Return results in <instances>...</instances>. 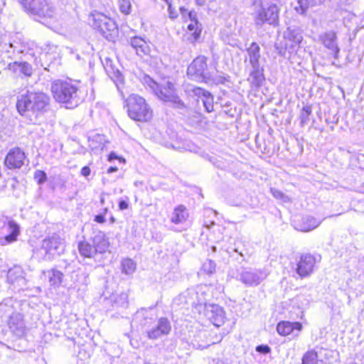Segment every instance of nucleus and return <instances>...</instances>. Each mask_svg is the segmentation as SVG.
<instances>
[{
    "label": "nucleus",
    "instance_id": "24",
    "mask_svg": "<svg viewBox=\"0 0 364 364\" xmlns=\"http://www.w3.org/2000/svg\"><path fill=\"white\" fill-rule=\"evenodd\" d=\"M109 241L105 235L102 232H97L92 238V246L97 253L102 254L105 252L109 247Z\"/></svg>",
    "mask_w": 364,
    "mask_h": 364
},
{
    "label": "nucleus",
    "instance_id": "19",
    "mask_svg": "<svg viewBox=\"0 0 364 364\" xmlns=\"http://www.w3.org/2000/svg\"><path fill=\"white\" fill-rule=\"evenodd\" d=\"M130 46L135 50L139 56L148 55L150 53V47L147 42L139 36H134L130 38Z\"/></svg>",
    "mask_w": 364,
    "mask_h": 364
},
{
    "label": "nucleus",
    "instance_id": "32",
    "mask_svg": "<svg viewBox=\"0 0 364 364\" xmlns=\"http://www.w3.org/2000/svg\"><path fill=\"white\" fill-rule=\"evenodd\" d=\"M277 331L282 336H287L292 333L293 328L289 321H282L277 324Z\"/></svg>",
    "mask_w": 364,
    "mask_h": 364
},
{
    "label": "nucleus",
    "instance_id": "61",
    "mask_svg": "<svg viewBox=\"0 0 364 364\" xmlns=\"http://www.w3.org/2000/svg\"><path fill=\"white\" fill-rule=\"evenodd\" d=\"M1 41H2V35H1V33H0V43H1Z\"/></svg>",
    "mask_w": 364,
    "mask_h": 364
},
{
    "label": "nucleus",
    "instance_id": "38",
    "mask_svg": "<svg viewBox=\"0 0 364 364\" xmlns=\"http://www.w3.org/2000/svg\"><path fill=\"white\" fill-rule=\"evenodd\" d=\"M33 177L38 184L44 183L47 180L46 173L41 170H36L34 173Z\"/></svg>",
    "mask_w": 364,
    "mask_h": 364
},
{
    "label": "nucleus",
    "instance_id": "42",
    "mask_svg": "<svg viewBox=\"0 0 364 364\" xmlns=\"http://www.w3.org/2000/svg\"><path fill=\"white\" fill-rule=\"evenodd\" d=\"M172 4H173V2L168 4V11L169 18L173 19L178 16V13L176 11V10L174 8H173Z\"/></svg>",
    "mask_w": 364,
    "mask_h": 364
},
{
    "label": "nucleus",
    "instance_id": "8",
    "mask_svg": "<svg viewBox=\"0 0 364 364\" xmlns=\"http://www.w3.org/2000/svg\"><path fill=\"white\" fill-rule=\"evenodd\" d=\"M92 26L109 41H113L118 34V28L115 21L111 18L97 13L92 15Z\"/></svg>",
    "mask_w": 364,
    "mask_h": 364
},
{
    "label": "nucleus",
    "instance_id": "21",
    "mask_svg": "<svg viewBox=\"0 0 364 364\" xmlns=\"http://www.w3.org/2000/svg\"><path fill=\"white\" fill-rule=\"evenodd\" d=\"M321 223V220L311 215H306L301 218L297 229L302 232H309L318 228Z\"/></svg>",
    "mask_w": 364,
    "mask_h": 364
},
{
    "label": "nucleus",
    "instance_id": "53",
    "mask_svg": "<svg viewBox=\"0 0 364 364\" xmlns=\"http://www.w3.org/2000/svg\"><path fill=\"white\" fill-rule=\"evenodd\" d=\"M193 304H196V305H203V304H205V302L204 300L200 299H198V302H195L193 301Z\"/></svg>",
    "mask_w": 364,
    "mask_h": 364
},
{
    "label": "nucleus",
    "instance_id": "60",
    "mask_svg": "<svg viewBox=\"0 0 364 364\" xmlns=\"http://www.w3.org/2000/svg\"><path fill=\"white\" fill-rule=\"evenodd\" d=\"M212 250H213V252H216V247L213 246L212 247Z\"/></svg>",
    "mask_w": 364,
    "mask_h": 364
},
{
    "label": "nucleus",
    "instance_id": "37",
    "mask_svg": "<svg viewBox=\"0 0 364 364\" xmlns=\"http://www.w3.org/2000/svg\"><path fill=\"white\" fill-rule=\"evenodd\" d=\"M203 270L208 274L215 271V263L210 259L206 260L203 264Z\"/></svg>",
    "mask_w": 364,
    "mask_h": 364
},
{
    "label": "nucleus",
    "instance_id": "41",
    "mask_svg": "<svg viewBox=\"0 0 364 364\" xmlns=\"http://www.w3.org/2000/svg\"><path fill=\"white\" fill-rule=\"evenodd\" d=\"M256 351L263 354L270 353L271 348L267 345H259L256 347Z\"/></svg>",
    "mask_w": 364,
    "mask_h": 364
},
{
    "label": "nucleus",
    "instance_id": "40",
    "mask_svg": "<svg viewBox=\"0 0 364 364\" xmlns=\"http://www.w3.org/2000/svg\"><path fill=\"white\" fill-rule=\"evenodd\" d=\"M180 11H181V14L184 17L186 16V14L187 13V14L188 16V18L191 20V21H197L196 13L195 11H191L189 12H187V10L185 8H183V7H180Z\"/></svg>",
    "mask_w": 364,
    "mask_h": 364
},
{
    "label": "nucleus",
    "instance_id": "43",
    "mask_svg": "<svg viewBox=\"0 0 364 364\" xmlns=\"http://www.w3.org/2000/svg\"><path fill=\"white\" fill-rule=\"evenodd\" d=\"M270 191L275 198L280 199L281 198L283 197L284 193L277 189L271 188Z\"/></svg>",
    "mask_w": 364,
    "mask_h": 364
},
{
    "label": "nucleus",
    "instance_id": "59",
    "mask_svg": "<svg viewBox=\"0 0 364 364\" xmlns=\"http://www.w3.org/2000/svg\"><path fill=\"white\" fill-rule=\"evenodd\" d=\"M9 46L10 48H16V46L12 43H9Z\"/></svg>",
    "mask_w": 364,
    "mask_h": 364
},
{
    "label": "nucleus",
    "instance_id": "52",
    "mask_svg": "<svg viewBox=\"0 0 364 364\" xmlns=\"http://www.w3.org/2000/svg\"><path fill=\"white\" fill-rule=\"evenodd\" d=\"M283 202L287 203L290 202V198L284 194H283V197L280 198Z\"/></svg>",
    "mask_w": 364,
    "mask_h": 364
},
{
    "label": "nucleus",
    "instance_id": "31",
    "mask_svg": "<svg viewBox=\"0 0 364 364\" xmlns=\"http://www.w3.org/2000/svg\"><path fill=\"white\" fill-rule=\"evenodd\" d=\"M311 106L306 105L303 107L299 114L300 126L304 127V125L309 121V116L311 114Z\"/></svg>",
    "mask_w": 364,
    "mask_h": 364
},
{
    "label": "nucleus",
    "instance_id": "18",
    "mask_svg": "<svg viewBox=\"0 0 364 364\" xmlns=\"http://www.w3.org/2000/svg\"><path fill=\"white\" fill-rule=\"evenodd\" d=\"M8 68L17 76L30 77L33 74V68L31 64L26 62H17L9 63Z\"/></svg>",
    "mask_w": 364,
    "mask_h": 364
},
{
    "label": "nucleus",
    "instance_id": "5",
    "mask_svg": "<svg viewBox=\"0 0 364 364\" xmlns=\"http://www.w3.org/2000/svg\"><path fill=\"white\" fill-rule=\"evenodd\" d=\"M129 117L135 121L148 122L153 117V112L144 98L132 94L126 100Z\"/></svg>",
    "mask_w": 364,
    "mask_h": 364
},
{
    "label": "nucleus",
    "instance_id": "55",
    "mask_svg": "<svg viewBox=\"0 0 364 364\" xmlns=\"http://www.w3.org/2000/svg\"><path fill=\"white\" fill-rule=\"evenodd\" d=\"M107 212H108V208H105L102 210V213H100V214H104V216H105L106 214L107 213Z\"/></svg>",
    "mask_w": 364,
    "mask_h": 364
},
{
    "label": "nucleus",
    "instance_id": "64",
    "mask_svg": "<svg viewBox=\"0 0 364 364\" xmlns=\"http://www.w3.org/2000/svg\"><path fill=\"white\" fill-rule=\"evenodd\" d=\"M317 360V358H316V361ZM311 364H315V360L312 361Z\"/></svg>",
    "mask_w": 364,
    "mask_h": 364
},
{
    "label": "nucleus",
    "instance_id": "57",
    "mask_svg": "<svg viewBox=\"0 0 364 364\" xmlns=\"http://www.w3.org/2000/svg\"><path fill=\"white\" fill-rule=\"evenodd\" d=\"M105 203V198L102 196H101L100 197V203H101V205H104Z\"/></svg>",
    "mask_w": 364,
    "mask_h": 364
},
{
    "label": "nucleus",
    "instance_id": "26",
    "mask_svg": "<svg viewBox=\"0 0 364 364\" xmlns=\"http://www.w3.org/2000/svg\"><path fill=\"white\" fill-rule=\"evenodd\" d=\"M188 217V211L183 205H179L173 210L171 221L174 224H180L185 222Z\"/></svg>",
    "mask_w": 364,
    "mask_h": 364
},
{
    "label": "nucleus",
    "instance_id": "2",
    "mask_svg": "<svg viewBox=\"0 0 364 364\" xmlns=\"http://www.w3.org/2000/svg\"><path fill=\"white\" fill-rule=\"evenodd\" d=\"M51 92L57 102L66 104L68 108L77 106L81 101L77 87L69 81H54L51 85Z\"/></svg>",
    "mask_w": 364,
    "mask_h": 364
},
{
    "label": "nucleus",
    "instance_id": "23",
    "mask_svg": "<svg viewBox=\"0 0 364 364\" xmlns=\"http://www.w3.org/2000/svg\"><path fill=\"white\" fill-rule=\"evenodd\" d=\"M264 80V76L263 67H251L250 76L248 77V81L250 82V84L255 87H259L262 85Z\"/></svg>",
    "mask_w": 364,
    "mask_h": 364
},
{
    "label": "nucleus",
    "instance_id": "63",
    "mask_svg": "<svg viewBox=\"0 0 364 364\" xmlns=\"http://www.w3.org/2000/svg\"><path fill=\"white\" fill-rule=\"evenodd\" d=\"M11 272H12V270H11V269H10V270L9 271V273H8V274H9V275H11Z\"/></svg>",
    "mask_w": 364,
    "mask_h": 364
},
{
    "label": "nucleus",
    "instance_id": "16",
    "mask_svg": "<svg viewBox=\"0 0 364 364\" xmlns=\"http://www.w3.org/2000/svg\"><path fill=\"white\" fill-rule=\"evenodd\" d=\"M206 316L216 326H220L224 322L225 312L218 305H209L206 306Z\"/></svg>",
    "mask_w": 364,
    "mask_h": 364
},
{
    "label": "nucleus",
    "instance_id": "1",
    "mask_svg": "<svg viewBox=\"0 0 364 364\" xmlns=\"http://www.w3.org/2000/svg\"><path fill=\"white\" fill-rule=\"evenodd\" d=\"M48 105L49 97L41 92H27L18 96L16 102L18 113L33 124L41 121Z\"/></svg>",
    "mask_w": 364,
    "mask_h": 364
},
{
    "label": "nucleus",
    "instance_id": "25",
    "mask_svg": "<svg viewBox=\"0 0 364 364\" xmlns=\"http://www.w3.org/2000/svg\"><path fill=\"white\" fill-rule=\"evenodd\" d=\"M88 141L90 149L95 154L102 151L107 142L105 136L99 134H94L90 137Z\"/></svg>",
    "mask_w": 364,
    "mask_h": 364
},
{
    "label": "nucleus",
    "instance_id": "34",
    "mask_svg": "<svg viewBox=\"0 0 364 364\" xmlns=\"http://www.w3.org/2000/svg\"><path fill=\"white\" fill-rule=\"evenodd\" d=\"M132 0H118V6L121 13L129 15L132 12Z\"/></svg>",
    "mask_w": 364,
    "mask_h": 364
},
{
    "label": "nucleus",
    "instance_id": "3",
    "mask_svg": "<svg viewBox=\"0 0 364 364\" xmlns=\"http://www.w3.org/2000/svg\"><path fill=\"white\" fill-rule=\"evenodd\" d=\"M143 80L144 84L161 100L171 102L174 107L178 109L186 107L183 101L178 96L173 82L166 81L164 84L159 85L149 76H145Z\"/></svg>",
    "mask_w": 364,
    "mask_h": 364
},
{
    "label": "nucleus",
    "instance_id": "6",
    "mask_svg": "<svg viewBox=\"0 0 364 364\" xmlns=\"http://www.w3.org/2000/svg\"><path fill=\"white\" fill-rule=\"evenodd\" d=\"M252 16L257 27L262 26L264 23L277 25L279 21V9L274 4L269 5L267 8H264L262 2L258 4L255 2Z\"/></svg>",
    "mask_w": 364,
    "mask_h": 364
},
{
    "label": "nucleus",
    "instance_id": "51",
    "mask_svg": "<svg viewBox=\"0 0 364 364\" xmlns=\"http://www.w3.org/2000/svg\"><path fill=\"white\" fill-rule=\"evenodd\" d=\"M118 170L117 167L116 166H111L107 169V173H111L113 172H116Z\"/></svg>",
    "mask_w": 364,
    "mask_h": 364
},
{
    "label": "nucleus",
    "instance_id": "47",
    "mask_svg": "<svg viewBox=\"0 0 364 364\" xmlns=\"http://www.w3.org/2000/svg\"><path fill=\"white\" fill-rule=\"evenodd\" d=\"M90 168L88 166H84L82 168L80 173L83 176L87 177L88 176H90Z\"/></svg>",
    "mask_w": 364,
    "mask_h": 364
},
{
    "label": "nucleus",
    "instance_id": "17",
    "mask_svg": "<svg viewBox=\"0 0 364 364\" xmlns=\"http://www.w3.org/2000/svg\"><path fill=\"white\" fill-rule=\"evenodd\" d=\"M5 230L8 232L1 240V244L6 245L15 242L20 233L19 225L12 220H7L5 223Z\"/></svg>",
    "mask_w": 364,
    "mask_h": 364
},
{
    "label": "nucleus",
    "instance_id": "11",
    "mask_svg": "<svg viewBox=\"0 0 364 364\" xmlns=\"http://www.w3.org/2000/svg\"><path fill=\"white\" fill-rule=\"evenodd\" d=\"M25 160V153L20 148H14L6 154L4 165L11 170L18 169L24 165Z\"/></svg>",
    "mask_w": 364,
    "mask_h": 364
},
{
    "label": "nucleus",
    "instance_id": "15",
    "mask_svg": "<svg viewBox=\"0 0 364 364\" xmlns=\"http://www.w3.org/2000/svg\"><path fill=\"white\" fill-rule=\"evenodd\" d=\"M266 277V274L261 270H247L240 274V280L247 286H257Z\"/></svg>",
    "mask_w": 364,
    "mask_h": 364
},
{
    "label": "nucleus",
    "instance_id": "48",
    "mask_svg": "<svg viewBox=\"0 0 364 364\" xmlns=\"http://www.w3.org/2000/svg\"><path fill=\"white\" fill-rule=\"evenodd\" d=\"M128 206V203L125 200H120L119 203V208L121 210L127 209Z\"/></svg>",
    "mask_w": 364,
    "mask_h": 364
},
{
    "label": "nucleus",
    "instance_id": "35",
    "mask_svg": "<svg viewBox=\"0 0 364 364\" xmlns=\"http://www.w3.org/2000/svg\"><path fill=\"white\" fill-rule=\"evenodd\" d=\"M309 7L307 0H298L297 5L294 6V10L300 15H306Z\"/></svg>",
    "mask_w": 364,
    "mask_h": 364
},
{
    "label": "nucleus",
    "instance_id": "33",
    "mask_svg": "<svg viewBox=\"0 0 364 364\" xmlns=\"http://www.w3.org/2000/svg\"><path fill=\"white\" fill-rule=\"evenodd\" d=\"M122 272L126 274H132L136 270V264L131 259H125L122 262Z\"/></svg>",
    "mask_w": 364,
    "mask_h": 364
},
{
    "label": "nucleus",
    "instance_id": "27",
    "mask_svg": "<svg viewBox=\"0 0 364 364\" xmlns=\"http://www.w3.org/2000/svg\"><path fill=\"white\" fill-rule=\"evenodd\" d=\"M77 247L80 255L84 257L92 258L97 254L92 245L87 241L79 242Z\"/></svg>",
    "mask_w": 364,
    "mask_h": 364
},
{
    "label": "nucleus",
    "instance_id": "14",
    "mask_svg": "<svg viewBox=\"0 0 364 364\" xmlns=\"http://www.w3.org/2000/svg\"><path fill=\"white\" fill-rule=\"evenodd\" d=\"M11 331L18 338L25 336L26 328L23 319V316L19 313H14L9 318L8 322Z\"/></svg>",
    "mask_w": 364,
    "mask_h": 364
},
{
    "label": "nucleus",
    "instance_id": "56",
    "mask_svg": "<svg viewBox=\"0 0 364 364\" xmlns=\"http://www.w3.org/2000/svg\"><path fill=\"white\" fill-rule=\"evenodd\" d=\"M109 220H110V223L112 224V223H114L116 220H115V218L114 216H112L110 218H109Z\"/></svg>",
    "mask_w": 364,
    "mask_h": 364
},
{
    "label": "nucleus",
    "instance_id": "36",
    "mask_svg": "<svg viewBox=\"0 0 364 364\" xmlns=\"http://www.w3.org/2000/svg\"><path fill=\"white\" fill-rule=\"evenodd\" d=\"M201 102L208 112H210L213 110V97L210 93L205 96Z\"/></svg>",
    "mask_w": 364,
    "mask_h": 364
},
{
    "label": "nucleus",
    "instance_id": "9",
    "mask_svg": "<svg viewBox=\"0 0 364 364\" xmlns=\"http://www.w3.org/2000/svg\"><path fill=\"white\" fill-rule=\"evenodd\" d=\"M284 46L289 53H294L303 40L301 31L296 27H288L283 33Z\"/></svg>",
    "mask_w": 364,
    "mask_h": 364
},
{
    "label": "nucleus",
    "instance_id": "49",
    "mask_svg": "<svg viewBox=\"0 0 364 364\" xmlns=\"http://www.w3.org/2000/svg\"><path fill=\"white\" fill-rule=\"evenodd\" d=\"M291 327L293 328V331L296 329L298 331H301L302 329V325L299 322H290Z\"/></svg>",
    "mask_w": 364,
    "mask_h": 364
},
{
    "label": "nucleus",
    "instance_id": "54",
    "mask_svg": "<svg viewBox=\"0 0 364 364\" xmlns=\"http://www.w3.org/2000/svg\"><path fill=\"white\" fill-rule=\"evenodd\" d=\"M197 5L203 6L205 3V0H196Z\"/></svg>",
    "mask_w": 364,
    "mask_h": 364
},
{
    "label": "nucleus",
    "instance_id": "39",
    "mask_svg": "<svg viewBox=\"0 0 364 364\" xmlns=\"http://www.w3.org/2000/svg\"><path fill=\"white\" fill-rule=\"evenodd\" d=\"M193 92L194 95L198 97V99L200 100H202L205 96L210 93L209 92L205 90L204 89H202L198 87L193 88Z\"/></svg>",
    "mask_w": 364,
    "mask_h": 364
},
{
    "label": "nucleus",
    "instance_id": "28",
    "mask_svg": "<svg viewBox=\"0 0 364 364\" xmlns=\"http://www.w3.org/2000/svg\"><path fill=\"white\" fill-rule=\"evenodd\" d=\"M48 274L50 285L59 287L62 283L63 274L60 271L55 269L48 271Z\"/></svg>",
    "mask_w": 364,
    "mask_h": 364
},
{
    "label": "nucleus",
    "instance_id": "30",
    "mask_svg": "<svg viewBox=\"0 0 364 364\" xmlns=\"http://www.w3.org/2000/svg\"><path fill=\"white\" fill-rule=\"evenodd\" d=\"M317 353L314 350L307 351L302 358V364H311L312 361L317 358ZM315 364H325L322 360L315 361Z\"/></svg>",
    "mask_w": 364,
    "mask_h": 364
},
{
    "label": "nucleus",
    "instance_id": "44",
    "mask_svg": "<svg viewBox=\"0 0 364 364\" xmlns=\"http://www.w3.org/2000/svg\"><path fill=\"white\" fill-rule=\"evenodd\" d=\"M310 7L316 6L322 4L325 0H307Z\"/></svg>",
    "mask_w": 364,
    "mask_h": 364
},
{
    "label": "nucleus",
    "instance_id": "13",
    "mask_svg": "<svg viewBox=\"0 0 364 364\" xmlns=\"http://www.w3.org/2000/svg\"><path fill=\"white\" fill-rule=\"evenodd\" d=\"M315 262V258L311 254L301 255L297 262V267L296 269V273L301 277L309 276L314 270Z\"/></svg>",
    "mask_w": 364,
    "mask_h": 364
},
{
    "label": "nucleus",
    "instance_id": "20",
    "mask_svg": "<svg viewBox=\"0 0 364 364\" xmlns=\"http://www.w3.org/2000/svg\"><path fill=\"white\" fill-rule=\"evenodd\" d=\"M247 59L249 60L251 67L262 66L260 48L257 43L252 42L247 48Z\"/></svg>",
    "mask_w": 364,
    "mask_h": 364
},
{
    "label": "nucleus",
    "instance_id": "58",
    "mask_svg": "<svg viewBox=\"0 0 364 364\" xmlns=\"http://www.w3.org/2000/svg\"><path fill=\"white\" fill-rule=\"evenodd\" d=\"M255 2L258 4L259 2H261V0H252V6L255 7Z\"/></svg>",
    "mask_w": 364,
    "mask_h": 364
},
{
    "label": "nucleus",
    "instance_id": "7",
    "mask_svg": "<svg viewBox=\"0 0 364 364\" xmlns=\"http://www.w3.org/2000/svg\"><path fill=\"white\" fill-rule=\"evenodd\" d=\"M24 11L38 18H52L53 6L46 0H18Z\"/></svg>",
    "mask_w": 364,
    "mask_h": 364
},
{
    "label": "nucleus",
    "instance_id": "29",
    "mask_svg": "<svg viewBox=\"0 0 364 364\" xmlns=\"http://www.w3.org/2000/svg\"><path fill=\"white\" fill-rule=\"evenodd\" d=\"M188 31L191 36V41L193 42L196 41L199 38L201 33V28H199L198 21H191L188 25Z\"/></svg>",
    "mask_w": 364,
    "mask_h": 364
},
{
    "label": "nucleus",
    "instance_id": "46",
    "mask_svg": "<svg viewBox=\"0 0 364 364\" xmlns=\"http://www.w3.org/2000/svg\"><path fill=\"white\" fill-rule=\"evenodd\" d=\"M357 159H358V164H359V166L361 168H364V154H359L357 156Z\"/></svg>",
    "mask_w": 364,
    "mask_h": 364
},
{
    "label": "nucleus",
    "instance_id": "12",
    "mask_svg": "<svg viewBox=\"0 0 364 364\" xmlns=\"http://www.w3.org/2000/svg\"><path fill=\"white\" fill-rule=\"evenodd\" d=\"M171 330L170 321L166 318H160L157 323L146 331V336L151 340H157L169 334Z\"/></svg>",
    "mask_w": 364,
    "mask_h": 364
},
{
    "label": "nucleus",
    "instance_id": "62",
    "mask_svg": "<svg viewBox=\"0 0 364 364\" xmlns=\"http://www.w3.org/2000/svg\"><path fill=\"white\" fill-rule=\"evenodd\" d=\"M122 296L124 297V299H127V295H126V294L122 295Z\"/></svg>",
    "mask_w": 364,
    "mask_h": 364
},
{
    "label": "nucleus",
    "instance_id": "50",
    "mask_svg": "<svg viewBox=\"0 0 364 364\" xmlns=\"http://www.w3.org/2000/svg\"><path fill=\"white\" fill-rule=\"evenodd\" d=\"M118 159V156L114 153V152H112L109 155V157H108V160L109 161H112V160L114 159Z\"/></svg>",
    "mask_w": 364,
    "mask_h": 364
},
{
    "label": "nucleus",
    "instance_id": "45",
    "mask_svg": "<svg viewBox=\"0 0 364 364\" xmlns=\"http://www.w3.org/2000/svg\"><path fill=\"white\" fill-rule=\"evenodd\" d=\"M95 221L101 224L104 223L105 222L104 214L99 213L98 215H96L95 217Z\"/></svg>",
    "mask_w": 364,
    "mask_h": 364
},
{
    "label": "nucleus",
    "instance_id": "22",
    "mask_svg": "<svg viewBox=\"0 0 364 364\" xmlns=\"http://www.w3.org/2000/svg\"><path fill=\"white\" fill-rule=\"evenodd\" d=\"M322 41L323 45L333 53L334 58H338L340 49L336 43V33L333 31L326 33L322 37Z\"/></svg>",
    "mask_w": 364,
    "mask_h": 364
},
{
    "label": "nucleus",
    "instance_id": "10",
    "mask_svg": "<svg viewBox=\"0 0 364 364\" xmlns=\"http://www.w3.org/2000/svg\"><path fill=\"white\" fill-rule=\"evenodd\" d=\"M42 249L45 251L48 259L55 255H60L64 250L63 240L56 235L45 238L42 241Z\"/></svg>",
    "mask_w": 364,
    "mask_h": 364
},
{
    "label": "nucleus",
    "instance_id": "4",
    "mask_svg": "<svg viewBox=\"0 0 364 364\" xmlns=\"http://www.w3.org/2000/svg\"><path fill=\"white\" fill-rule=\"evenodd\" d=\"M187 75L191 80L206 83H223L222 77L208 71L207 58L200 55L196 58L187 68Z\"/></svg>",
    "mask_w": 364,
    "mask_h": 364
}]
</instances>
